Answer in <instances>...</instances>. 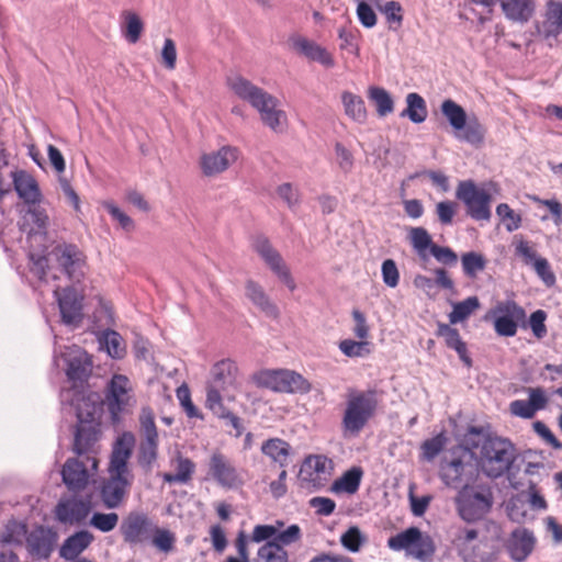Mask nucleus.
<instances>
[{"label": "nucleus", "instance_id": "48", "mask_svg": "<svg viewBox=\"0 0 562 562\" xmlns=\"http://www.w3.org/2000/svg\"><path fill=\"white\" fill-rule=\"evenodd\" d=\"M464 471V463L461 459H453L452 461L441 465V480L448 486L457 487L461 482Z\"/></svg>", "mask_w": 562, "mask_h": 562}, {"label": "nucleus", "instance_id": "11", "mask_svg": "<svg viewBox=\"0 0 562 562\" xmlns=\"http://www.w3.org/2000/svg\"><path fill=\"white\" fill-rule=\"evenodd\" d=\"M456 198L464 204L467 215L471 218L486 222L491 220L492 194L473 180L460 181L456 189Z\"/></svg>", "mask_w": 562, "mask_h": 562}, {"label": "nucleus", "instance_id": "6", "mask_svg": "<svg viewBox=\"0 0 562 562\" xmlns=\"http://www.w3.org/2000/svg\"><path fill=\"white\" fill-rule=\"evenodd\" d=\"M239 371L237 364L231 359L217 361L211 369L206 382L205 406H215L224 398L235 401L239 387Z\"/></svg>", "mask_w": 562, "mask_h": 562}, {"label": "nucleus", "instance_id": "5", "mask_svg": "<svg viewBox=\"0 0 562 562\" xmlns=\"http://www.w3.org/2000/svg\"><path fill=\"white\" fill-rule=\"evenodd\" d=\"M379 407L375 390H349L341 417V432L345 438L357 437L375 416Z\"/></svg>", "mask_w": 562, "mask_h": 562}, {"label": "nucleus", "instance_id": "9", "mask_svg": "<svg viewBox=\"0 0 562 562\" xmlns=\"http://www.w3.org/2000/svg\"><path fill=\"white\" fill-rule=\"evenodd\" d=\"M391 550H404L406 555L420 562H430L436 552V546L432 538L422 532L417 527H409L406 530L392 536L387 540Z\"/></svg>", "mask_w": 562, "mask_h": 562}, {"label": "nucleus", "instance_id": "16", "mask_svg": "<svg viewBox=\"0 0 562 562\" xmlns=\"http://www.w3.org/2000/svg\"><path fill=\"white\" fill-rule=\"evenodd\" d=\"M252 249L290 291L295 290L296 284L289 267L284 262L281 254L272 246L266 236L260 235L255 237L252 240Z\"/></svg>", "mask_w": 562, "mask_h": 562}, {"label": "nucleus", "instance_id": "51", "mask_svg": "<svg viewBox=\"0 0 562 562\" xmlns=\"http://www.w3.org/2000/svg\"><path fill=\"white\" fill-rule=\"evenodd\" d=\"M339 350L349 358H358L370 355V342L367 339H344L339 342Z\"/></svg>", "mask_w": 562, "mask_h": 562}, {"label": "nucleus", "instance_id": "45", "mask_svg": "<svg viewBox=\"0 0 562 562\" xmlns=\"http://www.w3.org/2000/svg\"><path fill=\"white\" fill-rule=\"evenodd\" d=\"M105 347L108 355L114 359H122L126 353V346L123 337L115 330L108 329L100 339Z\"/></svg>", "mask_w": 562, "mask_h": 562}, {"label": "nucleus", "instance_id": "41", "mask_svg": "<svg viewBox=\"0 0 562 562\" xmlns=\"http://www.w3.org/2000/svg\"><path fill=\"white\" fill-rule=\"evenodd\" d=\"M480 307L477 296H469L461 302L452 304V311L449 314L450 324H458L465 321Z\"/></svg>", "mask_w": 562, "mask_h": 562}, {"label": "nucleus", "instance_id": "15", "mask_svg": "<svg viewBox=\"0 0 562 562\" xmlns=\"http://www.w3.org/2000/svg\"><path fill=\"white\" fill-rule=\"evenodd\" d=\"M63 359L68 381L74 387L83 386L92 374V356L81 347L74 345L66 348Z\"/></svg>", "mask_w": 562, "mask_h": 562}, {"label": "nucleus", "instance_id": "17", "mask_svg": "<svg viewBox=\"0 0 562 562\" xmlns=\"http://www.w3.org/2000/svg\"><path fill=\"white\" fill-rule=\"evenodd\" d=\"M53 255L71 282L80 283L85 280L88 270L87 256L76 245L57 246Z\"/></svg>", "mask_w": 562, "mask_h": 562}, {"label": "nucleus", "instance_id": "44", "mask_svg": "<svg viewBox=\"0 0 562 562\" xmlns=\"http://www.w3.org/2000/svg\"><path fill=\"white\" fill-rule=\"evenodd\" d=\"M409 243L423 259L427 258V249L431 251L434 245H436L429 233L424 227H412L408 233Z\"/></svg>", "mask_w": 562, "mask_h": 562}, {"label": "nucleus", "instance_id": "4", "mask_svg": "<svg viewBox=\"0 0 562 562\" xmlns=\"http://www.w3.org/2000/svg\"><path fill=\"white\" fill-rule=\"evenodd\" d=\"M227 86L234 94L259 112L266 126L274 132H281L286 125V114L279 108V100L276 97L239 75L228 77Z\"/></svg>", "mask_w": 562, "mask_h": 562}, {"label": "nucleus", "instance_id": "39", "mask_svg": "<svg viewBox=\"0 0 562 562\" xmlns=\"http://www.w3.org/2000/svg\"><path fill=\"white\" fill-rule=\"evenodd\" d=\"M406 109L402 112V116H407L413 123H423L428 115L427 105L422 95L411 92L406 97Z\"/></svg>", "mask_w": 562, "mask_h": 562}, {"label": "nucleus", "instance_id": "27", "mask_svg": "<svg viewBox=\"0 0 562 562\" xmlns=\"http://www.w3.org/2000/svg\"><path fill=\"white\" fill-rule=\"evenodd\" d=\"M292 45L297 53L304 55L310 60L317 61L327 68L335 65L333 55L325 47L313 41L299 36L293 38Z\"/></svg>", "mask_w": 562, "mask_h": 562}, {"label": "nucleus", "instance_id": "31", "mask_svg": "<svg viewBox=\"0 0 562 562\" xmlns=\"http://www.w3.org/2000/svg\"><path fill=\"white\" fill-rule=\"evenodd\" d=\"M76 411L78 424L101 423L102 408L94 393L79 398L76 403Z\"/></svg>", "mask_w": 562, "mask_h": 562}, {"label": "nucleus", "instance_id": "33", "mask_svg": "<svg viewBox=\"0 0 562 562\" xmlns=\"http://www.w3.org/2000/svg\"><path fill=\"white\" fill-rule=\"evenodd\" d=\"M261 452L269 457L273 462L278 463L280 468H286L289 464L291 446L283 439L270 438L262 443Z\"/></svg>", "mask_w": 562, "mask_h": 562}, {"label": "nucleus", "instance_id": "62", "mask_svg": "<svg viewBox=\"0 0 562 562\" xmlns=\"http://www.w3.org/2000/svg\"><path fill=\"white\" fill-rule=\"evenodd\" d=\"M547 313L543 310H537L531 313L529 317V326L532 330V334L538 338H543L548 330L546 326Z\"/></svg>", "mask_w": 562, "mask_h": 562}, {"label": "nucleus", "instance_id": "59", "mask_svg": "<svg viewBox=\"0 0 562 562\" xmlns=\"http://www.w3.org/2000/svg\"><path fill=\"white\" fill-rule=\"evenodd\" d=\"M207 409H210L216 417L221 419H225L228 422V424L237 431V436L241 435L243 432V425L240 422V418L235 415L233 412H231L224 403H218V408L215 406H205Z\"/></svg>", "mask_w": 562, "mask_h": 562}, {"label": "nucleus", "instance_id": "19", "mask_svg": "<svg viewBox=\"0 0 562 562\" xmlns=\"http://www.w3.org/2000/svg\"><path fill=\"white\" fill-rule=\"evenodd\" d=\"M239 157V149L225 145L216 151L203 154L200 157V167L204 176L214 177L226 171Z\"/></svg>", "mask_w": 562, "mask_h": 562}, {"label": "nucleus", "instance_id": "23", "mask_svg": "<svg viewBox=\"0 0 562 562\" xmlns=\"http://www.w3.org/2000/svg\"><path fill=\"white\" fill-rule=\"evenodd\" d=\"M529 398L515 400L509 404V413L513 416L524 419H531L538 411L544 409L548 404V397L542 387H528Z\"/></svg>", "mask_w": 562, "mask_h": 562}, {"label": "nucleus", "instance_id": "32", "mask_svg": "<svg viewBox=\"0 0 562 562\" xmlns=\"http://www.w3.org/2000/svg\"><path fill=\"white\" fill-rule=\"evenodd\" d=\"M172 464L175 467V473H164L162 480L166 483L173 484H187L192 480L193 473L195 471V463L182 454H178L173 460Z\"/></svg>", "mask_w": 562, "mask_h": 562}, {"label": "nucleus", "instance_id": "49", "mask_svg": "<svg viewBox=\"0 0 562 562\" xmlns=\"http://www.w3.org/2000/svg\"><path fill=\"white\" fill-rule=\"evenodd\" d=\"M159 438H140L138 447V462L142 465H151L158 456Z\"/></svg>", "mask_w": 562, "mask_h": 562}, {"label": "nucleus", "instance_id": "18", "mask_svg": "<svg viewBox=\"0 0 562 562\" xmlns=\"http://www.w3.org/2000/svg\"><path fill=\"white\" fill-rule=\"evenodd\" d=\"M209 475L224 488H237L244 479L233 462L221 451H214L207 464Z\"/></svg>", "mask_w": 562, "mask_h": 562}, {"label": "nucleus", "instance_id": "58", "mask_svg": "<svg viewBox=\"0 0 562 562\" xmlns=\"http://www.w3.org/2000/svg\"><path fill=\"white\" fill-rule=\"evenodd\" d=\"M446 442L447 438L442 432L425 440L422 445L423 457L427 460L435 459L442 451Z\"/></svg>", "mask_w": 562, "mask_h": 562}, {"label": "nucleus", "instance_id": "40", "mask_svg": "<svg viewBox=\"0 0 562 562\" xmlns=\"http://www.w3.org/2000/svg\"><path fill=\"white\" fill-rule=\"evenodd\" d=\"M254 562H289V553L280 543L268 541L258 549Z\"/></svg>", "mask_w": 562, "mask_h": 562}, {"label": "nucleus", "instance_id": "46", "mask_svg": "<svg viewBox=\"0 0 562 562\" xmlns=\"http://www.w3.org/2000/svg\"><path fill=\"white\" fill-rule=\"evenodd\" d=\"M140 438H159L155 413L150 406H143L138 415Z\"/></svg>", "mask_w": 562, "mask_h": 562}, {"label": "nucleus", "instance_id": "35", "mask_svg": "<svg viewBox=\"0 0 562 562\" xmlns=\"http://www.w3.org/2000/svg\"><path fill=\"white\" fill-rule=\"evenodd\" d=\"M345 114L352 121L363 124L367 121L368 112L363 99L352 92L345 91L341 94Z\"/></svg>", "mask_w": 562, "mask_h": 562}, {"label": "nucleus", "instance_id": "12", "mask_svg": "<svg viewBox=\"0 0 562 562\" xmlns=\"http://www.w3.org/2000/svg\"><path fill=\"white\" fill-rule=\"evenodd\" d=\"M492 321L494 330L499 337H514L520 323L526 321V311L513 300L499 301L484 316Z\"/></svg>", "mask_w": 562, "mask_h": 562}, {"label": "nucleus", "instance_id": "24", "mask_svg": "<svg viewBox=\"0 0 562 562\" xmlns=\"http://www.w3.org/2000/svg\"><path fill=\"white\" fill-rule=\"evenodd\" d=\"M90 512V502L76 497L60 501L55 508L56 518L60 522L69 525L81 524Z\"/></svg>", "mask_w": 562, "mask_h": 562}, {"label": "nucleus", "instance_id": "43", "mask_svg": "<svg viewBox=\"0 0 562 562\" xmlns=\"http://www.w3.org/2000/svg\"><path fill=\"white\" fill-rule=\"evenodd\" d=\"M368 98L374 103L379 116H385L393 112V99L384 88L370 87L368 89Z\"/></svg>", "mask_w": 562, "mask_h": 562}, {"label": "nucleus", "instance_id": "55", "mask_svg": "<svg viewBox=\"0 0 562 562\" xmlns=\"http://www.w3.org/2000/svg\"><path fill=\"white\" fill-rule=\"evenodd\" d=\"M176 395L189 418L203 419V415L195 407L191 400V392L188 385L182 384L181 386H179L176 391Z\"/></svg>", "mask_w": 562, "mask_h": 562}, {"label": "nucleus", "instance_id": "53", "mask_svg": "<svg viewBox=\"0 0 562 562\" xmlns=\"http://www.w3.org/2000/svg\"><path fill=\"white\" fill-rule=\"evenodd\" d=\"M117 522L119 515L116 513H94L89 524L101 532H110L117 526Z\"/></svg>", "mask_w": 562, "mask_h": 562}, {"label": "nucleus", "instance_id": "42", "mask_svg": "<svg viewBox=\"0 0 562 562\" xmlns=\"http://www.w3.org/2000/svg\"><path fill=\"white\" fill-rule=\"evenodd\" d=\"M441 113L448 120L456 131H461L467 121L464 109L451 99H447L441 103Z\"/></svg>", "mask_w": 562, "mask_h": 562}, {"label": "nucleus", "instance_id": "2", "mask_svg": "<svg viewBox=\"0 0 562 562\" xmlns=\"http://www.w3.org/2000/svg\"><path fill=\"white\" fill-rule=\"evenodd\" d=\"M135 446V436L131 431H124L114 441L108 477L102 482L100 496L103 505L109 508L120 507L127 498L134 475L130 469L128 461Z\"/></svg>", "mask_w": 562, "mask_h": 562}, {"label": "nucleus", "instance_id": "64", "mask_svg": "<svg viewBox=\"0 0 562 562\" xmlns=\"http://www.w3.org/2000/svg\"><path fill=\"white\" fill-rule=\"evenodd\" d=\"M382 278L383 282L390 286L395 288L400 282V272L393 259H386L382 263Z\"/></svg>", "mask_w": 562, "mask_h": 562}, {"label": "nucleus", "instance_id": "34", "mask_svg": "<svg viewBox=\"0 0 562 562\" xmlns=\"http://www.w3.org/2000/svg\"><path fill=\"white\" fill-rule=\"evenodd\" d=\"M121 18L123 36L131 44L137 43L144 32L143 20L136 12L130 10L123 11Z\"/></svg>", "mask_w": 562, "mask_h": 562}, {"label": "nucleus", "instance_id": "63", "mask_svg": "<svg viewBox=\"0 0 562 562\" xmlns=\"http://www.w3.org/2000/svg\"><path fill=\"white\" fill-rule=\"evenodd\" d=\"M457 212V203L453 201H441L436 205V214L442 225H450Z\"/></svg>", "mask_w": 562, "mask_h": 562}, {"label": "nucleus", "instance_id": "13", "mask_svg": "<svg viewBox=\"0 0 562 562\" xmlns=\"http://www.w3.org/2000/svg\"><path fill=\"white\" fill-rule=\"evenodd\" d=\"M493 504V494L488 487H463L457 498L459 515L465 521H475L487 514Z\"/></svg>", "mask_w": 562, "mask_h": 562}, {"label": "nucleus", "instance_id": "30", "mask_svg": "<svg viewBox=\"0 0 562 562\" xmlns=\"http://www.w3.org/2000/svg\"><path fill=\"white\" fill-rule=\"evenodd\" d=\"M246 296L262 313L271 318H278L280 315L278 306L269 299L263 288L254 280H248L245 284Z\"/></svg>", "mask_w": 562, "mask_h": 562}, {"label": "nucleus", "instance_id": "22", "mask_svg": "<svg viewBox=\"0 0 562 562\" xmlns=\"http://www.w3.org/2000/svg\"><path fill=\"white\" fill-rule=\"evenodd\" d=\"M85 458L68 459L61 470L63 481L70 491H81L88 483L90 476L95 473Z\"/></svg>", "mask_w": 562, "mask_h": 562}, {"label": "nucleus", "instance_id": "10", "mask_svg": "<svg viewBox=\"0 0 562 562\" xmlns=\"http://www.w3.org/2000/svg\"><path fill=\"white\" fill-rule=\"evenodd\" d=\"M259 386L280 393L306 394L312 390L311 383L300 373L289 369H266L255 374Z\"/></svg>", "mask_w": 562, "mask_h": 562}, {"label": "nucleus", "instance_id": "20", "mask_svg": "<svg viewBox=\"0 0 562 562\" xmlns=\"http://www.w3.org/2000/svg\"><path fill=\"white\" fill-rule=\"evenodd\" d=\"M54 294L58 302L63 322L75 326L80 324L83 318V296L70 286L63 289V291L57 288L54 290Z\"/></svg>", "mask_w": 562, "mask_h": 562}, {"label": "nucleus", "instance_id": "52", "mask_svg": "<svg viewBox=\"0 0 562 562\" xmlns=\"http://www.w3.org/2000/svg\"><path fill=\"white\" fill-rule=\"evenodd\" d=\"M461 131H463V139L468 143L481 144L484 139L485 128L475 116L467 120Z\"/></svg>", "mask_w": 562, "mask_h": 562}, {"label": "nucleus", "instance_id": "14", "mask_svg": "<svg viewBox=\"0 0 562 562\" xmlns=\"http://www.w3.org/2000/svg\"><path fill=\"white\" fill-rule=\"evenodd\" d=\"M101 423H82L77 425L74 439V452L85 458L92 470H98V442L101 438Z\"/></svg>", "mask_w": 562, "mask_h": 562}, {"label": "nucleus", "instance_id": "54", "mask_svg": "<svg viewBox=\"0 0 562 562\" xmlns=\"http://www.w3.org/2000/svg\"><path fill=\"white\" fill-rule=\"evenodd\" d=\"M366 538L357 526L347 529L340 537L341 546L350 552H359Z\"/></svg>", "mask_w": 562, "mask_h": 562}, {"label": "nucleus", "instance_id": "57", "mask_svg": "<svg viewBox=\"0 0 562 562\" xmlns=\"http://www.w3.org/2000/svg\"><path fill=\"white\" fill-rule=\"evenodd\" d=\"M250 541V537H248L244 531L238 532L234 546L237 551V557L228 555L224 562H250V555L248 550V543Z\"/></svg>", "mask_w": 562, "mask_h": 562}, {"label": "nucleus", "instance_id": "38", "mask_svg": "<svg viewBox=\"0 0 562 562\" xmlns=\"http://www.w3.org/2000/svg\"><path fill=\"white\" fill-rule=\"evenodd\" d=\"M543 33L547 37L558 36L562 33V3L550 1L548 3L546 20L543 22Z\"/></svg>", "mask_w": 562, "mask_h": 562}, {"label": "nucleus", "instance_id": "25", "mask_svg": "<svg viewBox=\"0 0 562 562\" xmlns=\"http://www.w3.org/2000/svg\"><path fill=\"white\" fill-rule=\"evenodd\" d=\"M330 463L331 461L322 454L306 457L300 470L301 480L314 487L323 485V481H326L330 474L328 471Z\"/></svg>", "mask_w": 562, "mask_h": 562}, {"label": "nucleus", "instance_id": "28", "mask_svg": "<svg viewBox=\"0 0 562 562\" xmlns=\"http://www.w3.org/2000/svg\"><path fill=\"white\" fill-rule=\"evenodd\" d=\"M436 335L443 338L446 346L453 349L468 368L472 367V359L468 353L467 344L462 340L457 328L450 324L438 323Z\"/></svg>", "mask_w": 562, "mask_h": 562}, {"label": "nucleus", "instance_id": "36", "mask_svg": "<svg viewBox=\"0 0 562 562\" xmlns=\"http://www.w3.org/2000/svg\"><path fill=\"white\" fill-rule=\"evenodd\" d=\"M505 15L514 21L526 22L533 12L532 0H502Z\"/></svg>", "mask_w": 562, "mask_h": 562}, {"label": "nucleus", "instance_id": "7", "mask_svg": "<svg viewBox=\"0 0 562 562\" xmlns=\"http://www.w3.org/2000/svg\"><path fill=\"white\" fill-rule=\"evenodd\" d=\"M137 400L134 386L125 374L115 373L104 387V405L110 415L111 423L119 425L124 416L131 415Z\"/></svg>", "mask_w": 562, "mask_h": 562}, {"label": "nucleus", "instance_id": "3", "mask_svg": "<svg viewBox=\"0 0 562 562\" xmlns=\"http://www.w3.org/2000/svg\"><path fill=\"white\" fill-rule=\"evenodd\" d=\"M120 535L124 543L130 547L150 542L164 554H169L176 549V533L156 525L149 515L142 510H131L123 517L120 524Z\"/></svg>", "mask_w": 562, "mask_h": 562}, {"label": "nucleus", "instance_id": "26", "mask_svg": "<svg viewBox=\"0 0 562 562\" xmlns=\"http://www.w3.org/2000/svg\"><path fill=\"white\" fill-rule=\"evenodd\" d=\"M94 541V536L88 530H79L65 539L59 548V557L66 561H75Z\"/></svg>", "mask_w": 562, "mask_h": 562}, {"label": "nucleus", "instance_id": "29", "mask_svg": "<svg viewBox=\"0 0 562 562\" xmlns=\"http://www.w3.org/2000/svg\"><path fill=\"white\" fill-rule=\"evenodd\" d=\"M535 547V538L532 532L527 529H516L512 532L508 550L510 557L516 562H522L532 552Z\"/></svg>", "mask_w": 562, "mask_h": 562}, {"label": "nucleus", "instance_id": "56", "mask_svg": "<svg viewBox=\"0 0 562 562\" xmlns=\"http://www.w3.org/2000/svg\"><path fill=\"white\" fill-rule=\"evenodd\" d=\"M496 214L501 221L505 224L508 232L516 231L520 227L521 217L515 213L514 210L507 203H501L496 207Z\"/></svg>", "mask_w": 562, "mask_h": 562}, {"label": "nucleus", "instance_id": "1", "mask_svg": "<svg viewBox=\"0 0 562 562\" xmlns=\"http://www.w3.org/2000/svg\"><path fill=\"white\" fill-rule=\"evenodd\" d=\"M12 181L18 194L15 206L21 216L19 221L21 236L19 238L20 250L18 256L21 261H26L25 265L21 262L16 266V272L23 282L34 289L35 178L24 170H15L12 172Z\"/></svg>", "mask_w": 562, "mask_h": 562}, {"label": "nucleus", "instance_id": "8", "mask_svg": "<svg viewBox=\"0 0 562 562\" xmlns=\"http://www.w3.org/2000/svg\"><path fill=\"white\" fill-rule=\"evenodd\" d=\"M515 460V449L509 440L499 437L486 438L480 449L479 464L490 477H499L508 471Z\"/></svg>", "mask_w": 562, "mask_h": 562}, {"label": "nucleus", "instance_id": "60", "mask_svg": "<svg viewBox=\"0 0 562 562\" xmlns=\"http://www.w3.org/2000/svg\"><path fill=\"white\" fill-rule=\"evenodd\" d=\"M379 10L385 15L387 23L396 24V26H401L403 22V8L397 1H387L382 5L378 7Z\"/></svg>", "mask_w": 562, "mask_h": 562}, {"label": "nucleus", "instance_id": "37", "mask_svg": "<svg viewBox=\"0 0 562 562\" xmlns=\"http://www.w3.org/2000/svg\"><path fill=\"white\" fill-rule=\"evenodd\" d=\"M362 475V469L353 467L333 483L331 491L335 493L355 494L359 490Z\"/></svg>", "mask_w": 562, "mask_h": 562}, {"label": "nucleus", "instance_id": "61", "mask_svg": "<svg viewBox=\"0 0 562 562\" xmlns=\"http://www.w3.org/2000/svg\"><path fill=\"white\" fill-rule=\"evenodd\" d=\"M302 538L301 528L297 525H291L283 531H277L276 538L271 542L280 543L282 548L300 541Z\"/></svg>", "mask_w": 562, "mask_h": 562}, {"label": "nucleus", "instance_id": "50", "mask_svg": "<svg viewBox=\"0 0 562 562\" xmlns=\"http://www.w3.org/2000/svg\"><path fill=\"white\" fill-rule=\"evenodd\" d=\"M26 536V526L23 522L11 520L5 525L1 535V542L4 544L21 546Z\"/></svg>", "mask_w": 562, "mask_h": 562}, {"label": "nucleus", "instance_id": "47", "mask_svg": "<svg viewBox=\"0 0 562 562\" xmlns=\"http://www.w3.org/2000/svg\"><path fill=\"white\" fill-rule=\"evenodd\" d=\"M461 263L464 274L471 279L475 278L479 272L486 268L485 257L475 251L464 252L461 256Z\"/></svg>", "mask_w": 562, "mask_h": 562}, {"label": "nucleus", "instance_id": "21", "mask_svg": "<svg viewBox=\"0 0 562 562\" xmlns=\"http://www.w3.org/2000/svg\"><path fill=\"white\" fill-rule=\"evenodd\" d=\"M477 539V531L473 528H459L452 539L453 547L465 562H492L493 553H480L473 542Z\"/></svg>", "mask_w": 562, "mask_h": 562}]
</instances>
